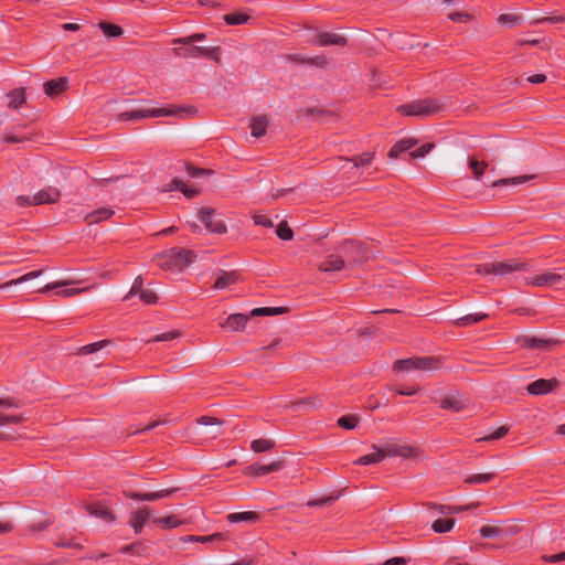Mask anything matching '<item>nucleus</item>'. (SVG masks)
I'll return each instance as SVG.
<instances>
[{
  "label": "nucleus",
  "instance_id": "nucleus-38",
  "mask_svg": "<svg viewBox=\"0 0 565 565\" xmlns=\"http://www.w3.org/2000/svg\"><path fill=\"white\" fill-rule=\"evenodd\" d=\"M41 274H42V270H34V271H30V273H28V274H25V275H23V276H21V277L17 278V279H12V280H10V281H8V282H6V284H2V285L0 286V288L4 289V288H7V287H9V286H12V285H18V284H22V282H24V281L32 280V279H34V278L40 277V276H41Z\"/></svg>",
  "mask_w": 565,
  "mask_h": 565
},
{
  "label": "nucleus",
  "instance_id": "nucleus-16",
  "mask_svg": "<svg viewBox=\"0 0 565 565\" xmlns=\"http://www.w3.org/2000/svg\"><path fill=\"white\" fill-rule=\"evenodd\" d=\"M347 267L345 259L340 255H329L324 262L319 265V269L324 273H335Z\"/></svg>",
  "mask_w": 565,
  "mask_h": 565
},
{
  "label": "nucleus",
  "instance_id": "nucleus-23",
  "mask_svg": "<svg viewBox=\"0 0 565 565\" xmlns=\"http://www.w3.org/2000/svg\"><path fill=\"white\" fill-rule=\"evenodd\" d=\"M87 511L95 518L103 519L104 521H113L111 512L100 503H94L87 507Z\"/></svg>",
  "mask_w": 565,
  "mask_h": 565
},
{
  "label": "nucleus",
  "instance_id": "nucleus-61",
  "mask_svg": "<svg viewBox=\"0 0 565 565\" xmlns=\"http://www.w3.org/2000/svg\"><path fill=\"white\" fill-rule=\"evenodd\" d=\"M198 423L200 425H222L223 422H221L220 419H217L216 417H212V416H202L198 419Z\"/></svg>",
  "mask_w": 565,
  "mask_h": 565
},
{
  "label": "nucleus",
  "instance_id": "nucleus-7",
  "mask_svg": "<svg viewBox=\"0 0 565 565\" xmlns=\"http://www.w3.org/2000/svg\"><path fill=\"white\" fill-rule=\"evenodd\" d=\"M173 53L179 57H193L199 58L207 56L214 61H218V47L192 46L189 49L175 47Z\"/></svg>",
  "mask_w": 565,
  "mask_h": 565
},
{
  "label": "nucleus",
  "instance_id": "nucleus-10",
  "mask_svg": "<svg viewBox=\"0 0 565 565\" xmlns=\"http://www.w3.org/2000/svg\"><path fill=\"white\" fill-rule=\"evenodd\" d=\"M60 198L61 191L57 188L46 186L33 195V202H35V205L54 204L58 202Z\"/></svg>",
  "mask_w": 565,
  "mask_h": 565
},
{
  "label": "nucleus",
  "instance_id": "nucleus-64",
  "mask_svg": "<svg viewBox=\"0 0 565 565\" xmlns=\"http://www.w3.org/2000/svg\"><path fill=\"white\" fill-rule=\"evenodd\" d=\"M254 222L257 225L266 226V227H273L274 223L266 216V215H255Z\"/></svg>",
  "mask_w": 565,
  "mask_h": 565
},
{
  "label": "nucleus",
  "instance_id": "nucleus-19",
  "mask_svg": "<svg viewBox=\"0 0 565 565\" xmlns=\"http://www.w3.org/2000/svg\"><path fill=\"white\" fill-rule=\"evenodd\" d=\"M269 119L267 116H256L252 119L249 127L252 129V136L255 138H260L266 134V129L268 127Z\"/></svg>",
  "mask_w": 565,
  "mask_h": 565
},
{
  "label": "nucleus",
  "instance_id": "nucleus-52",
  "mask_svg": "<svg viewBox=\"0 0 565 565\" xmlns=\"http://www.w3.org/2000/svg\"><path fill=\"white\" fill-rule=\"evenodd\" d=\"M479 532L483 537H497L501 533V529L498 526L484 525Z\"/></svg>",
  "mask_w": 565,
  "mask_h": 565
},
{
  "label": "nucleus",
  "instance_id": "nucleus-60",
  "mask_svg": "<svg viewBox=\"0 0 565 565\" xmlns=\"http://www.w3.org/2000/svg\"><path fill=\"white\" fill-rule=\"evenodd\" d=\"M508 433V428L505 426H501L495 429L492 434L484 437V440H497L503 437Z\"/></svg>",
  "mask_w": 565,
  "mask_h": 565
},
{
  "label": "nucleus",
  "instance_id": "nucleus-9",
  "mask_svg": "<svg viewBox=\"0 0 565 565\" xmlns=\"http://www.w3.org/2000/svg\"><path fill=\"white\" fill-rule=\"evenodd\" d=\"M345 256L348 257V266L361 264L366 257L364 256V245L362 243H347L342 246Z\"/></svg>",
  "mask_w": 565,
  "mask_h": 565
},
{
  "label": "nucleus",
  "instance_id": "nucleus-12",
  "mask_svg": "<svg viewBox=\"0 0 565 565\" xmlns=\"http://www.w3.org/2000/svg\"><path fill=\"white\" fill-rule=\"evenodd\" d=\"M557 385L558 381L556 379H540L530 383L526 387V391L531 395H545L552 392Z\"/></svg>",
  "mask_w": 565,
  "mask_h": 565
},
{
  "label": "nucleus",
  "instance_id": "nucleus-34",
  "mask_svg": "<svg viewBox=\"0 0 565 565\" xmlns=\"http://www.w3.org/2000/svg\"><path fill=\"white\" fill-rule=\"evenodd\" d=\"M286 308L284 307H265V308H255L250 311L252 317H259V316H275L286 312Z\"/></svg>",
  "mask_w": 565,
  "mask_h": 565
},
{
  "label": "nucleus",
  "instance_id": "nucleus-53",
  "mask_svg": "<svg viewBox=\"0 0 565 565\" xmlns=\"http://www.w3.org/2000/svg\"><path fill=\"white\" fill-rule=\"evenodd\" d=\"M222 541H224V535L221 533H215V534L205 535V536H198L195 539V542H199V543L222 542Z\"/></svg>",
  "mask_w": 565,
  "mask_h": 565
},
{
  "label": "nucleus",
  "instance_id": "nucleus-56",
  "mask_svg": "<svg viewBox=\"0 0 565 565\" xmlns=\"http://www.w3.org/2000/svg\"><path fill=\"white\" fill-rule=\"evenodd\" d=\"M178 335H179V332H177V331L164 332V333L156 335L150 341H154V342L171 341V340L175 339Z\"/></svg>",
  "mask_w": 565,
  "mask_h": 565
},
{
  "label": "nucleus",
  "instance_id": "nucleus-40",
  "mask_svg": "<svg viewBox=\"0 0 565 565\" xmlns=\"http://www.w3.org/2000/svg\"><path fill=\"white\" fill-rule=\"evenodd\" d=\"M249 20L245 13H230L224 15V21L230 25L244 24Z\"/></svg>",
  "mask_w": 565,
  "mask_h": 565
},
{
  "label": "nucleus",
  "instance_id": "nucleus-49",
  "mask_svg": "<svg viewBox=\"0 0 565 565\" xmlns=\"http://www.w3.org/2000/svg\"><path fill=\"white\" fill-rule=\"evenodd\" d=\"M433 148H434V143H425V145L420 146L419 148H417L416 150L412 151L409 153V157L412 159L424 158L427 153H429L431 151Z\"/></svg>",
  "mask_w": 565,
  "mask_h": 565
},
{
  "label": "nucleus",
  "instance_id": "nucleus-2",
  "mask_svg": "<svg viewBox=\"0 0 565 565\" xmlns=\"http://www.w3.org/2000/svg\"><path fill=\"white\" fill-rule=\"evenodd\" d=\"M192 109H182V108H154V109H141V110H129L119 114L118 119L120 121H138L148 117H163V116H174V117H183L185 115L193 114Z\"/></svg>",
  "mask_w": 565,
  "mask_h": 565
},
{
  "label": "nucleus",
  "instance_id": "nucleus-8",
  "mask_svg": "<svg viewBox=\"0 0 565 565\" xmlns=\"http://www.w3.org/2000/svg\"><path fill=\"white\" fill-rule=\"evenodd\" d=\"M214 210L210 207H203L200 211L199 220L205 225V227L216 234H224L226 232V226L221 220H216L213 217Z\"/></svg>",
  "mask_w": 565,
  "mask_h": 565
},
{
  "label": "nucleus",
  "instance_id": "nucleus-44",
  "mask_svg": "<svg viewBox=\"0 0 565 565\" xmlns=\"http://www.w3.org/2000/svg\"><path fill=\"white\" fill-rule=\"evenodd\" d=\"M204 39H205V34L204 33H195V34H192V35H189V36L174 39L173 40V44L190 45V44H193L195 42L202 41Z\"/></svg>",
  "mask_w": 565,
  "mask_h": 565
},
{
  "label": "nucleus",
  "instance_id": "nucleus-13",
  "mask_svg": "<svg viewBox=\"0 0 565 565\" xmlns=\"http://www.w3.org/2000/svg\"><path fill=\"white\" fill-rule=\"evenodd\" d=\"M313 41L320 45L343 46L347 44V39L342 34L324 32V31H317Z\"/></svg>",
  "mask_w": 565,
  "mask_h": 565
},
{
  "label": "nucleus",
  "instance_id": "nucleus-36",
  "mask_svg": "<svg viewBox=\"0 0 565 565\" xmlns=\"http://www.w3.org/2000/svg\"><path fill=\"white\" fill-rule=\"evenodd\" d=\"M532 178H533V175H522V177H515V178H509V179H501V180L492 182V186L518 185V184H522V183L531 180Z\"/></svg>",
  "mask_w": 565,
  "mask_h": 565
},
{
  "label": "nucleus",
  "instance_id": "nucleus-43",
  "mask_svg": "<svg viewBox=\"0 0 565 565\" xmlns=\"http://www.w3.org/2000/svg\"><path fill=\"white\" fill-rule=\"evenodd\" d=\"M359 423L356 415H345L338 419V425L344 429H353Z\"/></svg>",
  "mask_w": 565,
  "mask_h": 565
},
{
  "label": "nucleus",
  "instance_id": "nucleus-47",
  "mask_svg": "<svg viewBox=\"0 0 565 565\" xmlns=\"http://www.w3.org/2000/svg\"><path fill=\"white\" fill-rule=\"evenodd\" d=\"M276 234L280 239H284V241H289L294 236L291 228L288 226V224L286 222H281L278 225V227L276 230Z\"/></svg>",
  "mask_w": 565,
  "mask_h": 565
},
{
  "label": "nucleus",
  "instance_id": "nucleus-22",
  "mask_svg": "<svg viewBox=\"0 0 565 565\" xmlns=\"http://www.w3.org/2000/svg\"><path fill=\"white\" fill-rule=\"evenodd\" d=\"M67 79L65 77L49 81L44 84V92L47 96H56L65 89Z\"/></svg>",
  "mask_w": 565,
  "mask_h": 565
},
{
  "label": "nucleus",
  "instance_id": "nucleus-11",
  "mask_svg": "<svg viewBox=\"0 0 565 565\" xmlns=\"http://www.w3.org/2000/svg\"><path fill=\"white\" fill-rule=\"evenodd\" d=\"M564 276L558 273L547 271L540 275H536L530 279V284L539 287H553L558 286L563 282Z\"/></svg>",
  "mask_w": 565,
  "mask_h": 565
},
{
  "label": "nucleus",
  "instance_id": "nucleus-30",
  "mask_svg": "<svg viewBox=\"0 0 565 565\" xmlns=\"http://www.w3.org/2000/svg\"><path fill=\"white\" fill-rule=\"evenodd\" d=\"M8 107L12 109H18L25 103L23 89H13L8 94Z\"/></svg>",
  "mask_w": 565,
  "mask_h": 565
},
{
  "label": "nucleus",
  "instance_id": "nucleus-4",
  "mask_svg": "<svg viewBox=\"0 0 565 565\" xmlns=\"http://www.w3.org/2000/svg\"><path fill=\"white\" fill-rule=\"evenodd\" d=\"M394 369L396 371L418 370L423 372H429L439 369V360L433 356L398 360L394 363Z\"/></svg>",
  "mask_w": 565,
  "mask_h": 565
},
{
  "label": "nucleus",
  "instance_id": "nucleus-58",
  "mask_svg": "<svg viewBox=\"0 0 565 565\" xmlns=\"http://www.w3.org/2000/svg\"><path fill=\"white\" fill-rule=\"evenodd\" d=\"M448 18L456 22H469L472 19L471 14L463 12H452L448 15Z\"/></svg>",
  "mask_w": 565,
  "mask_h": 565
},
{
  "label": "nucleus",
  "instance_id": "nucleus-62",
  "mask_svg": "<svg viewBox=\"0 0 565 565\" xmlns=\"http://www.w3.org/2000/svg\"><path fill=\"white\" fill-rule=\"evenodd\" d=\"M434 508L441 515L459 513V509H452V505H435Z\"/></svg>",
  "mask_w": 565,
  "mask_h": 565
},
{
  "label": "nucleus",
  "instance_id": "nucleus-50",
  "mask_svg": "<svg viewBox=\"0 0 565 565\" xmlns=\"http://www.w3.org/2000/svg\"><path fill=\"white\" fill-rule=\"evenodd\" d=\"M373 157H374V153L364 152L361 156L352 158L351 161L354 162L355 167H359V166H363L364 167V166H367V164L371 163V161L373 160Z\"/></svg>",
  "mask_w": 565,
  "mask_h": 565
},
{
  "label": "nucleus",
  "instance_id": "nucleus-6",
  "mask_svg": "<svg viewBox=\"0 0 565 565\" xmlns=\"http://www.w3.org/2000/svg\"><path fill=\"white\" fill-rule=\"evenodd\" d=\"M19 406V402L13 398H0V427L19 424L25 419L21 414L7 413L8 409Z\"/></svg>",
  "mask_w": 565,
  "mask_h": 565
},
{
  "label": "nucleus",
  "instance_id": "nucleus-42",
  "mask_svg": "<svg viewBox=\"0 0 565 565\" xmlns=\"http://www.w3.org/2000/svg\"><path fill=\"white\" fill-rule=\"evenodd\" d=\"M498 22L500 24L513 28L521 24L522 18L516 14H501L498 18Z\"/></svg>",
  "mask_w": 565,
  "mask_h": 565
},
{
  "label": "nucleus",
  "instance_id": "nucleus-35",
  "mask_svg": "<svg viewBox=\"0 0 565 565\" xmlns=\"http://www.w3.org/2000/svg\"><path fill=\"white\" fill-rule=\"evenodd\" d=\"M275 446V443L270 439H255L250 444V448L255 452H265L270 450Z\"/></svg>",
  "mask_w": 565,
  "mask_h": 565
},
{
  "label": "nucleus",
  "instance_id": "nucleus-1",
  "mask_svg": "<svg viewBox=\"0 0 565 565\" xmlns=\"http://www.w3.org/2000/svg\"><path fill=\"white\" fill-rule=\"evenodd\" d=\"M195 254L190 249L171 248L167 252L156 255L154 262L162 269L183 268L195 262Z\"/></svg>",
  "mask_w": 565,
  "mask_h": 565
},
{
  "label": "nucleus",
  "instance_id": "nucleus-27",
  "mask_svg": "<svg viewBox=\"0 0 565 565\" xmlns=\"http://www.w3.org/2000/svg\"><path fill=\"white\" fill-rule=\"evenodd\" d=\"M114 214V211L108 207H103L97 211H94L85 216V220L88 224L98 223L103 220L109 218Z\"/></svg>",
  "mask_w": 565,
  "mask_h": 565
},
{
  "label": "nucleus",
  "instance_id": "nucleus-28",
  "mask_svg": "<svg viewBox=\"0 0 565 565\" xmlns=\"http://www.w3.org/2000/svg\"><path fill=\"white\" fill-rule=\"evenodd\" d=\"M372 448L374 449V452L360 457L358 460L354 461V463L360 466H366L382 461L383 459L382 454L380 451V447L373 445Z\"/></svg>",
  "mask_w": 565,
  "mask_h": 565
},
{
  "label": "nucleus",
  "instance_id": "nucleus-29",
  "mask_svg": "<svg viewBox=\"0 0 565 565\" xmlns=\"http://www.w3.org/2000/svg\"><path fill=\"white\" fill-rule=\"evenodd\" d=\"M497 476L495 471L484 472V473H473L466 477L465 482L470 484H481L488 483L494 479Z\"/></svg>",
  "mask_w": 565,
  "mask_h": 565
},
{
  "label": "nucleus",
  "instance_id": "nucleus-24",
  "mask_svg": "<svg viewBox=\"0 0 565 565\" xmlns=\"http://www.w3.org/2000/svg\"><path fill=\"white\" fill-rule=\"evenodd\" d=\"M416 143H417L416 139H413V138L403 139V140L398 141L397 143H395L391 148V150L388 152V157L390 158H396L401 152H404V151L409 150L413 147H415Z\"/></svg>",
  "mask_w": 565,
  "mask_h": 565
},
{
  "label": "nucleus",
  "instance_id": "nucleus-39",
  "mask_svg": "<svg viewBox=\"0 0 565 565\" xmlns=\"http://www.w3.org/2000/svg\"><path fill=\"white\" fill-rule=\"evenodd\" d=\"M109 344H110L109 340H102L98 342H94V343L82 347L78 350V354H90V353H94V352H97V351L104 349L105 347H107Z\"/></svg>",
  "mask_w": 565,
  "mask_h": 565
},
{
  "label": "nucleus",
  "instance_id": "nucleus-31",
  "mask_svg": "<svg viewBox=\"0 0 565 565\" xmlns=\"http://www.w3.org/2000/svg\"><path fill=\"white\" fill-rule=\"evenodd\" d=\"M237 280V276L234 271H231V273H222L215 284H214V288L216 289H225L226 287L235 284Z\"/></svg>",
  "mask_w": 565,
  "mask_h": 565
},
{
  "label": "nucleus",
  "instance_id": "nucleus-25",
  "mask_svg": "<svg viewBox=\"0 0 565 565\" xmlns=\"http://www.w3.org/2000/svg\"><path fill=\"white\" fill-rule=\"evenodd\" d=\"M227 521L231 523L236 522H256L259 516L256 512L253 511H246V512H237V513H231L226 516Z\"/></svg>",
  "mask_w": 565,
  "mask_h": 565
},
{
  "label": "nucleus",
  "instance_id": "nucleus-3",
  "mask_svg": "<svg viewBox=\"0 0 565 565\" xmlns=\"http://www.w3.org/2000/svg\"><path fill=\"white\" fill-rule=\"evenodd\" d=\"M444 108V104L437 99H420L397 107V111L407 116L428 117Z\"/></svg>",
  "mask_w": 565,
  "mask_h": 565
},
{
  "label": "nucleus",
  "instance_id": "nucleus-17",
  "mask_svg": "<svg viewBox=\"0 0 565 565\" xmlns=\"http://www.w3.org/2000/svg\"><path fill=\"white\" fill-rule=\"evenodd\" d=\"M282 468L281 461H275L269 465H252L246 468L245 473L248 476L260 477L270 472L279 471Z\"/></svg>",
  "mask_w": 565,
  "mask_h": 565
},
{
  "label": "nucleus",
  "instance_id": "nucleus-41",
  "mask_svg": "<svg viewBox=\"0 0 565 565\" xmlns=\"http://www.w3.org/2000/svg\"><path fill=\"white\" fill-rule=\"evenodd\" d=\"M154 523L160 525L163 529H173L182 524L181 521L177 520L174 515L166 516V518H157L153 520Z\"/></svg>",
  "mask_w": 565,
  "mask_h": 565
},
{
  "label": "nucleus",
  "instance_id": "nucleus-55",
  "mask_svg": "<svg viewBox=\"0 0 565 565\" xmlns=\"http://www.w3.org/2000/svg\"><path fill=\"white\" fill-rule=\"evenodd\" d=\"M337 498H338V495L323 497V498H320L317 500H310V501H308L307 504L309 507L324 505V504H329V503L333 502Z\"/></svg>",
  "mask_w": 565,
  "mask_h": 565
},
{
  "label": "nucleus",
  "instance_id": "nucleus-57",
  "mask_svg": "<svg viewBox=\"0 0 565 565\" xmlns=\"http://www.w3.org/2000/svg\"><path fill=\"white\" fill-rule=\"evenodd\" d=\"M398 456L403 458H412L415 455V450L406 445H397Z\"/></svg>",
  "mask_w": 565,
  "mask_h": 565
},
{
  "label": "nucleus",
  "instance_id": "nucleus-63",
  "mask_svg": "<svg viewBox=\"0 0 565 565\" xmlns=\"http://www.w3.org/2000/svg\"><path fill=\"white\" fill-rule=\"evenodd\" d=\"M85 290H86V288H70V289L58 290L56 294L62 297H72V296L78 295Z\"/></svg>",
  "mask_w": 565,
  "mask_h": 565
},
{
  "label": "nucleus",
  "instance_id": "nucleus-46",
  "mask_svg": "<svg viewBox=\"0 0 565 565\" xmlns=\"http://www.w3.org/2000/svg\"><path fill=\"white\" fill-rule=\"evenodd\" d=\"M99 28L103 30V32L108 36H119L122 33V30L120 26L110 24L107 22H100Z\"/></svg>",
  "mask_w": 565,
  "mask_h": 565
},
{
  "label": "nucleus",
  "instance_id": "nucleus-5",
  "mask_svg": "<svg viewBox=\"0 0 565 565\" xmlns=\"http://www.w3.org/2000/svg\"><path fill=\"white\" fill-rule=\"evenodd\" d=\"M526 264L520 262H500L477 266L476 271L480 275L508 276L512 273L525 270Z\"/></svg>",
  "mask_w": 565,
  "mask_h": 565
},
{
  "label": "nucleus",
  "instance_id": "nucleus-15",
  "mask_svg": "<svg viewBox=\"0 0 565 565\" xmlns=\"http://www.w3.org/2000/svg\"><path fill=\"white\" fill-rule=\"evenodd\" d=\"M468 403L469 401L467 398H462L458 393H451L445 396L441 401L440 407L444 409L460 412L467 407Z\"/></svg>",
  "mask_w": 565,
  "mask_h": 565
},
{
  "label": "nucleus",
  "instance_id": "nucleus-33",
  "mask_svg": "<svg viewBox=\"0 0 565 565\" xmlns=\"http://www.w3.org/2000/svg\"><path fill=\"white\" fill-rule=\"evenodd\" d=\"M454 526H455L454 519H448V520L438 519L431 524V529L436 533L450 532L454 529Z\"/></svg>",
  "mask_w": 565,
  "mask_h": 565
},
{
  "label": "nucleus",
  "instance_id": "nucleus-20",
  "mask_svg": "<svg viewBox=\"0 0 565 565\" xmlns=\"http://www.w3.org/2000/svg\"><path fill=\"white\" fill-rule=\"evenodd\" d=\"M287 60L294 63H305L321 68L326 67L327 65V60L324 56L305 57L300 54H289L287 55Z\"/></svg>",
  "mask_w": 565,
  "mask_h": 565
},
{
  "label": "nucleus",
  "instance_id": "nucleus-26",
  "mask_svg": "<svg viewBox=\"0 0 565 565\" xmlns=\"http://www.w3.org/2000/svg\"><path fill=\"white\" fill-rule=\"evenodd\" d=\"M469 169L472 172V175L476 180H480L484 173V170L488 168V162L484 160H478L477 158H469L468 160Z\"/></svg>",
  "mask_w": 565,
  "mask_h": 565
},
{
  "label": "nucleus",
  "instance_id": "nucleus-45",
  "mask_svg": "<svg viewBox=\"0 0 565 565\" xmlns=\"http://www.w3.org/2000/svg\"><path fill=\"white\" fill-rule=\"evenodd\" d=\"M143 286V279L141 276L135 278L132 286L128 294L124 297V301H127L131 296L139 295L146 288Z\"/></svg>",
  "mask_w": 565,
  "mask_h": 565
},
{
  "label": "nucleus",
  "instance_id": "nucleus-59",
  "mask_svg": "<svg viewBox=\"0 0 565 565\" xmlns=\"http://www.w3.org/2000/svg\"><path fill=\"white\" fill-rule=\"evenodd\" d=\"M15 202L21 207L35 205V202H33V195H19L17 196Z\"/></svg>",
  "mask_w": 565,
  "mask_h": 565
},
{
  "label": "nucleus",
  "instance_id": "nucleus-14",
  "mask_svg": "<svg viewBox=\"0 0 565 565\" xmlns=\"http://www.w3.org/2000/svg\"><path fill=\"white\" fill-rule=\"evenodd\" d=\"M518 343H521L522 347L539 349V350H548L554 341L550 339H543L537 337L523 335L519 337L515 340Z\"/></svg>",
  "mask_w": 565,
  "mask_h": 565
},
{
  "label": "nucleus",
  "instance_id": "nucleus-32",
  "mask_svg": "<svg viewBox=\"0 0 565 565\" xmlns=\"http://www.w3.org/2000/svg\"><path fill=\"white\" fill-rule=\"evenodd\" d=\"M488 317L487 313H471L455 320L457 327H467L477 323Z\"/></svg>",
  "mask_w": 565,
  "mask_h": 565
},
{
  "label": "nucleus",
  "instance_id": "nucleus-18",
  "mask_svg": "<svg viewBox=\"0 0 565 565\" xmlns=\"http://www.w3.org/2000/svg\"><path fill=\"white\" fill-rule=\"evenodd\" d=\"M150 510L149 508H142L136 511L130 520V525L132 526L135 533H140L145 523L150 519Z\"/></svg>",
  "mask_w": 565,
  "mask_h": 565
},
{
  "label": "nucleus",
  "instance_id": "nucleus-51",
  "mask_svg": "<svg viewBox=\"0 0 565 565\" xmlns=\"http://www.w3.org/2000/svg\"><path fill=\"white\" fill-rule=\"evenodd\" d=\"M380 451L382 454V459L385 457L398 456L397 444H386L385 446L380 447Z\"/></svg>",
  "mask_w": 565,
  "mask_h": 565
},
{
  "label": "nucleus",
  "instance_id": "nucleus-48",
  "mask_svg": "<svg viewBox=\"0 0 565 565\" xmlns=\"http://www.w3.org/2000/svg\"><path fill=\"white\" fill-rule=\"evenodd\" d=\"M138 296H139L140 300L147 305L156 303L158 300L157 294L149 288H146L145 290H142Z\"/></svg>",
  "mask_w": 565,
  "mask_h": 565
},
{
  "label": "nucleus",
  "instance_id": "nucleus-54",
  "mask_svg": "<svg viewBox=\"0 0 565 565\" xmlns=\"http://www.w3.org/2000/svg\"><path fill=\"white\" fill-rule=\"evenodd\" d=\"M177 189L189 199H192L198 195V190L188 188L183 181L177 182Z\"/></svg>",
  "mask_w": 565,
  "mask_h": 565
},
{
  "label": "nucleus",
  "instance_id": "nucleus-21",
  "mask_svg": "<svg viewBox=\"0 0 565 565\" xmlns=\"http://www.w3.org/2000/svg\"><path fill=\"white\" fill-rule=\"evenodd\" d=\"M248 317L243 313H233L227 317L224 327L232 331H241L245 328Z\"/></svg>",
  "mask_w": 565,
  "mask_h": 565
},
{
  "label": "nucleus",
  "instance_id": "nucleus-37",
  "mask_svg": "<svg viewBox=\"0 0 565 565\" xmlns=\"http://www.w3.org/2000/svg\"><path fill=\"white\" fill-rule=\"evenodd\" d=\"M174 489H163L154 492L142 493V501H157L160 499L168 498L172 494Z\"/></svg>",
  "mask_w": 565,
  "mask_h": 565
}]
</instances>
